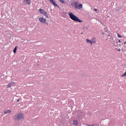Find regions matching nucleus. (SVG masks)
I'll use <instances>...</instances> for the list:
<instances>
[{"instance_id": "f257e3e1", "label": "nucleus", "mask_w": 126, "mask_h": 126, "mask_svg": "<svg viewBox=\"0 0 126 126\" xmlns=\"http://www.w3.org/2000/svg\"><path fill=\"white\" fill-rule=\"evenodd\" d=\"M68 15L69 16L70 18L73 20V21H75L76 22H80V23H81V22H83V21L79 19L77 17V16H75V15L73 14L72 12H69L68 13Z\"/></svg>"}, {"instance_id": "f03ea898", "label": "nucleus", "mask_w": 126, "mask_h": 126, "mask_svg": "<svg viewBox=\"0 0 126 126\" xmlns=\"http://www.w3.org/2000/svg\"><path fill=\"white\" fill-rule=\"evenodd\" d=\"M39 12L41 14H43L46 17V18H49V16L48 15V13H47V12L45 11L44 9H39Z\"/></svg>"}, {"instance_id": "7ed1b4c3", "label": "nucleus", "mask_w": 126, "mask_h": 126, "mask_svg": "<svg viewBox=\"0 0 126 126\" xmlns=\"http://www.w3.org/2000/svg\"><path fill=\"white\" fill-rule=\"evenodd\" d=\"M24 119V116L23 114L22 113H19L17 116V120L19 121L20 120H23Z\"/></svg>"}, {"instance_id": "20e7f679", "label": "nucleus", "mask_w": 126, "mask_h": 126, "mask_svg": "<svg viewBox=\"0 0 126 126\" xmlns=\"http://www.w3.org/2000/svg\"><path fill=\"white\" fill-rule=\"evenodd\" d=\"M74 5L75 6V8H77L78 9H81L82 8V4H79L77 5V2L74 3Z\"/></svg>"}, {"instance_id": "39448f33", "label": "nucleus", "mask_w": 126, "mask_h": 126, "mask_svg": "<svg viewBox=\"0 0 126 126\" xmlns=\"http://www.w3.org/2000/svg\"><path fill=\"white\" fill-rule=\"evenodd\" d=\"M49 0L50 2H51L54 6L60 8V6L58 5H57L56 3H55L54 0Z\"/></svg>"}, {"instance_id": "423d86ee", "label": "nucleus", "mask_w": 126, "mask_h": 126, "mask_svg": "<svg viewBox=\"0 0 126 126\" xmlns=\"http://www.w3.org/2000/svg\"><path fill=\"white\" fill-rule=\"evenodd\" d=\"M39 21H40L41 23L45 24V22H46V19L44 18H39Z\"/></svg>"}, {"instance_id": "0eeeda50", "label": "nucleus", "mask_w": 126, "mask_h": 126, "mask_svg": "<svg viewBox=\"0 0 126 126\" xmlns=\"http://www.w3.org/2000/svg\"><path fill=\"white\" fill-rule=\"evenodd\" d=\"M78 119H81L82 118V113H81V110L78 111V115L77 117Z\"/></svg>"}, {"instance_id": "6e6552de", "label": "nucleus", "mask_w": 126, "mask_h": 126, "mask_svg": "<svg viewBox=\"0 0 126 126\" xmlns=\"http://www.w3.org/2000/svg\"><path fill=\"white\" fill-rule=\"evenodd\" d=\"M14 85V82H10L7 85V88H10L11 86H13Z\"/></svg>"}, {"instance_id": "1a4fd4ad", "label": "nucleus", "mask_w": 126, "mask_h": 126, "mask_svg": "<svg viewBox=\"0 0 126 126\" xmlns=\"http://www.w3.org/2000/svg\"><path fill=\"white\" fill-rule=\"evenodd\" d=\"M24 3H28V4H31V1L30 0H24Z\"/></svg>"}, {"instance_id": "9d476101", "label": "nucleus", "mask_w": 126, "mask_h": 126, "mask_svg": "<svg viewBox=\"0 0 126 126\" xmlns=\"http://www.w3.org/2000/svg\"><path fill=\"white\" fill-rule=\"evenodd\" d=\"M73 126H78V121L77 120H74L73 121Z\"/></svg>"}, {"instance_id": "9b49d317", "label": "nucleus", "mask_w": 126, "mask_h": 126, "mask_svg": "<svg viewBox=\"0 0 126 126\" xmlns=\"http://www.w3.org/2000/svg\"><path fill=\"white\" fill-rule=\"evenodd\" d=\"M92 44H95L96 43V38L95 37H93L92 40Z\"/></svg>"}, {"instance_id": "f8f14e48", "label": "nucleus", "mask_w": 126, "mask_h": 126, "mask_svg": "<svg viewBox=\"0 0 126 126\" xmlns=\"http://www.w3.org/2000/svg\"><path fill=\"white\" fill-rule=\"evenodd\" d=\"M86 42H87V43H88V44H89V43H91V45H92V40H89L88 39H86Z\"/></svg>"}, {"instance_id": "ddd939ff", "label": "nucleus", "mask_w": 126, "mask_h": 126, "mask_svg": "<svg viewBox=\"0 0 126 126\" xmlns=\"http://www.w3.org/2000/svg\"><path fill=\"white\" fill-rule=\"evenodd\" d=\"M4 114H10V113H11V111L7 110V111H4Z\"/></svg>"}, {"instance_id": "4468645a", "label": "nucleus", "mask_w": 126, "mask_h": 126, "mask_svg": "<svg viewBox=\"0 0 126 126\" xmlns=\"http://www.w3.org/2000/svg\"><path fill=\"white\" fill-rule=\"evenodd\" d=\"M121 9H122V7H119L116 8V11H121Z\"/></svg>"}, {"instance_id": "2eb2a0df", "label": "nucleus", "mask_w": 126, "mask_h": 126, "mask_svg": "<svg viewBox=\"0 0 126 126\" xmlns=\"http://www.w3.org/2000/svg\"><path fill=\"white\" fill-rule=\"evenodd\" d=\"M16 51H17V46H16L13 50V52L14 54L16 53Z\"/></svg>"}, {"instance_id": "dca6fc26", "label": "nucleus", "mask_w": 126, "mask_h": 126, "mask_svg": "<svg viewBox=\"0 0 126 126\" xmlns=\"http://www.w3.org/2000/svg\"><path fill=\"white\" fill-rule=\"evenodd\" d=\"M120 76L121 77H126V71H125V72L124 74H123L122 75H121Z\"/></svg>"}, {"instance_id": "f3484780", "label": "nucleus", "mask_w": 126, "mask_h": 126, "mask_svg": "<svg viewBox=\"0 0 126 126\" xmlns=\"http://www.w3.org/2000/svg\"><path fill=\"white\" fill-rule=\"evenodd\" d=\"M59 1L60 2H61V3H65V1L63 0H60Z\"/></svg>"}, {"instance_id": "a211bd4d", "label": "nucleus", "mask_w": 126, "mask_h": 126, "mask_svg": "<svg viewBox=\"0 0 126 126\" xmlns=\"http://www.w3.org/2000/svg\"><path fill=\"white\" fill-rule=\"evenodd\" d=\"M117 35H118V38H123V36H122L121 34L118 33Z\"/></svg>"}, {"instance_id": "6ab92c4d", "label": "nucleus", "mask_w": 126, "mask_h": 126, "mask_svg": "<svg viewBox=\"0 0 126 126\" xmlns=\"http://www.w3.org/2000/svg\"><path fill=\"white\" fill-rule=\"evenodd\" d=\"M88 126H95V125L94 124H88Z\"/></svg>"}, {"instance_id": "aec40b11", "label": "nucleus", "mask_w": 126, "mask_h": 126, "mask_svg": "<svg viewBox=\"0 0 126 126\" xmlns=\"http://www.w3.org/2000/svg\"><path fill=\"white\" fill-rule=\"evenodd\" d=\"M117 43H121V40L120 39H117V41H116Z\"/></svg>"}, {"instance_id": "412c9836", "label": "nucleus", "mask_w": 126, "mask_h": 126, "mask_svg": "<svg viewBox=\"0 0 126 126\" xmlns=\"http://www.w3.org/2000/svg\"><path fill=\"white\" fill-rule=\"evenodd\" d=\"M94 11H97V9H95V8H94Z\"/></svg>"}, {"instance_id": "4be33fe9", "label": "nucleus", "mask_w": 126, "mask_h": 126, "mask_svg": "<svg viewBox=\"0 0 126 126\" xmlns=\"http://www.w3.org/2000/svg\"><path fill=\"white\" fill-rule=\"evenodd\" d=\"M118 51L119 52H121V49H118Z\"/></svg>"}, {"instance_id": "5701e85b", "label": "nucleus", "mask_w": 126, "mask_h": 126, "mask_svg": "<svg viewBox=\"0 0 126 126\" xmlns=\"http://www.w3.org/2000/svg\"><path fill=\"white\" fill-rule=\"evenodd\" d=\"M110 36H111V35H110V34H108V35H107V37H110Z\"/></svg>"}, {"instance_id": "b1692460", "label": "nucleus", "mask_w": 126, "mask_h": 126, "mask_svg": "<svg viewBox=\"0 0 126 126\" xmlns=\"http://www.w3.org/2000/svg\"><path fill=\"white\" fill-rule=\"evenodd\" d=\"M126 41H125V42H124V45H126Z\"/></svg>"}, {"instance_id": "393cba45", "label": "nucleus", "mask_w": 126, "mask_h": 126, "mask_svg": "<svg viewBox=\"0 0 126 126\" xmlns=\"http://www.w3.org/2000/svg\"><path fill=\"white\" fill-rule=\"evenodd\" d=\"M17 101L19 102V99H17Z\"/></svg>"}, {"instance_id": "a878e982", "label": "nucleus", "mask_w": 126, "mask_h": 126, "mask_svg": "<svg viewBox=\"0 0 126 126\" xmlns=\"http://www.w3.org/2000/svg\"><path fill=\"white\" fill-rule=\"evenodd\" d=\"M71 5H72V4H71Z\"/></svg>"}, {"instance_id": "bb28decb", "label": "nucleus", "mask_w": 126, "mask_h": 126, "mask_svg": "<svg viewBox=\"0 0 126 126\" xmlns=\"http://www.w3.org/2000/svg\"><path fill=\"white\" fill-rule=\"evenodd\" d=\"M47 25H48V23H47Z\"/></svg>"}, {"instance_id": "cd10ccee", "label": "nucleus", "mask_w": 126, "mask_h": 126, "mask_svg": "<svg viewBox=\"0 0 126 126\" xmlns=\"http://www.w3.org/2000/svg\"><path fill=\"white\" fill-rule=\"evenodd\" d=\"M81 34H82V32H81Z\"/></svg>"}]
</instances>
